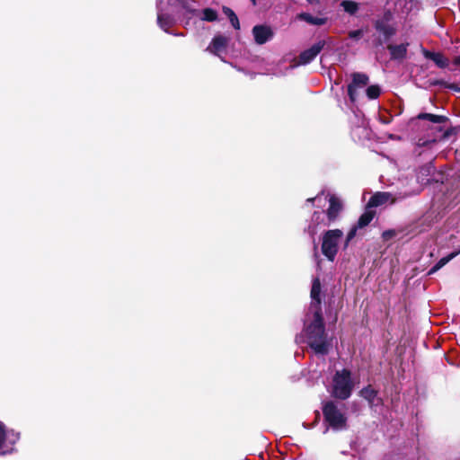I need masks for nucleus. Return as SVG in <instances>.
Instances as JSON below:
<instances>
[{
  "mask_svg": "<svg viewBox=\"0 0 460 460\" xmlns=\"http://www.w3.org/2000/svg\"><path fill=\"white\" fill-rule=\"evenodd\" d=\"M297 343H306L317 354L324 355L331 346L322 316L321 283L319 279L313 280L311 304L304 322L302 333L296 336Z\"/></svg>",
  "mask_w": 460,
  "mask_h": 460,
  "instance_id": "obj_1",
  "label": "nucleus"
},
{
  "mask_svg": "<svg viewBox=\"0 0 460 460\" xmlns=\"http://www.w3.org/2000/svg\"><path fill=\"white\" fill-rule=\"evenodd\" d=\"M327 196L329 202L327 210L314 211L307 226L306 232L311 236H314L319 231L338 220L343 211V201L340 197L334 194Z\"/></svg>",
  "mask_w": 460,
  "mask_h": 460,
  "instance_id": "obj_2",
  "label": "nucleus"
},
{
  "mask_svg": "<svg viewBox=\"0 0 460 460\" xmlns=\"http://www.w3.org/2000/svg\"><path fill=\"white\" fill-rule=\"evenodd\" d=\"M344 246L343 232L340 229L327 230L322 237V252L331 261L335 260L341 246Z\"/></svg>",
  "mask_w": 460,
  "mask_h": 460,
  "instance_id": "obj_3",
  "label": "nucleus"
},
{
  "mask_svg": "<svg viewBox=\"0 0 460 460\" xmlns=\"http://www.w3.org/2000/svg\"><path fill=\"white\" fill-rule=\"evenodd\" d=\"M353 386L354 381L349 370L336 371L332 383V394L334 397L341 400L349 398Z\"/></svg>",
  "mask_w": 460,
  "mask_h": 460,
  "instance_id": "obj_4",
  "label": "nucleus"
},
{
  "mask_svg": "<svg viewBox=\"0 0 460 460\" xmlns=\"http://www.w3.org/2000/svg\"><path fill=\"white\" fill-rule=\"evenodd\" d=\"M323 412L325 421L334 430H343L347 428V417L344 411L334 402H328L323 405Z\"/></svg>",
  "mask_w": 460,
  "mask_h": 460,
  "instance_id": "obj_5",
  "label": "nucleus"
},
{
  "mask_svg": "<svg viewBox=\"0 0 460 460\" xmlns=\"http://www.w3.org/2000/svg\"><path fill=\"white\" fill-rule=\"evenodd\" d=\"M19 439V435L13 430H5L0 422V454H7L13 451V446Z\"/></svg>",
  "mask_w": 460,
  "mask_h": 460,
  "instance_id": "obj_6",
  "label": "nucleus"
},
{
  "mask_svg": "<svg viewBox=\"0 0 460 460\" xmlns=\"http://www.w3.org/2000/svg\"><path fill=\"white\" fill-rule=\"evenodd\" d=\"M325 45L324 40H319L315 44H314L308 49L303 51L299 56L298 64L299 65H306L309 64L314 58L321 52Z\"/></svg>",
  "mask_w": 460,
  "mask_h": 460,
  "instance_id": "obj_7",
  "label": "nucleus"
},
{
  "mask_svg": "<svg viewBox=\"0 0 460 460\" xmlns=\"http://www.w3.org/2000/svg\"><path fill=\"white\" fill-rule=\"evenodd\" d=\"M368 83V76L362 73H354L352 75V83L348 86V93L352 102L356 100L358 87H363Z\"/></svg>",
  "mask_w": 460,
  "mask_h": 460,
  "instance_id": "obj_8",
  "label": "nucleus"
},
{
  "mask_svg": "<svg viewBox=\"0 0 460 460\" xmlns=\"http://www.w3.org/2000/svg\"><path fill=\"white\" fill-rule=\"evenodd\" d=\"M228 43V39L222 35H217L213 38L211 43L207 48L210 53L220 57L226 51Z\"/></svg>",
  "mask_w": 460,
  "mask_h": 460,
  "instance_id": "obj_9",
  "label": "nucleus"
},
{
  "mask_svg": "<svg viewBox=\"0 0 460 460\" xmlns=\"http://www.w3.org/2000/svg\"><path fill=\"white\" fill-rule=\"evenodd\" d=\"M252 33L256 43L260 45L266 43L273 36L271 29L264 25L254 26L252 29Z\"/></svg>",
  "mask_w": 460,
  "mask_h": 460,
  "instance_id": "obj_10",
  "label": "nucleus"
},
{
  "mask_svg": "<svg viewBox=\"0 0 460 460\" xmlns=\"http://www.w3.org/2000/svg\"><path fill=\"white\" fill-rule=\"evenodd\" d=\"M395 201V199L393 198L392 194L389 192H376L373 195L368 203L367 208H375L386 203L393 204Z\"/></svg>",
  "mask_w": 460,
  "mask_h": 460,
  "instance_id": "obj_11",
  "label": "nucleus"
},
{
  "mask_svg": "<svg viewBox=\"0 0 460 460\" xmlns=\"http://www.w3.org/2000/svg\"><path fill=\"white\" fill-rule=\"evenodd\" d=\"M388 9L398 14H406L411 8V0H389L387 3Z\"/></svg>",
  "mask_w": 460,
  "mask_h": 460,
  "instance_id": "obj_12",
  "label": "nucleus"
},
{
  "mask_svg": "<svg viewBox=\"0 0 460 460\" xmlns=\"http://www.w3.org/2000/svg\"><path fill=\"white\" fill-rule=\"evenodd\" d=\"M423 56L432 60L438 67L444 68L448 66V60L440 53L431 52L427 49H422Z\"/></svg>",
  "mask_w": 460,
  "mask_h": 460,
  "instance_id": "obj_13",
  "label": "nucleus"
},
{
  "mask_svg": "<svg viewBox=\"0 0 460 460\" xmlns=\"http://www.w3.org/2000/svg\"><path fill=\"white\" fill-rule=\"evenodd\" d=\"M408 44L401 45H389L388 49L393 58L401 59L403 58L407 53Z\"/></svg>",
  "mask_w": 460,
  "mask_h": 460,
  "instance_id": "obj_14",
  "label": "nucleus"
},
{
  "mask_svg": "<svg viewBox=\"0 0 460 460\" xmlns=\"http://www.w3.org/2000/svg\"><path fill=\"white\" fill-rule=\"evenodd\" d=\"M157 22L161 29L168 31V28L173 24V19L171 16L164 14L160 9L157 13Z\"/></svg>",
  "mask_w": 460,
  "mask_h": 460,
  "instance_id": "obj_15",
  "label": "nucleus"
},
{
  "mask_svg": "<svg viewBox=\"0 0 460 460\" xmlns=\"http://www.w3.org/2000/svg\"><path fill=\"white\" fill-rule=\"evenodd\" d=\"M297 18L306 22L307 23L313 24V25H323L326 22L325 18L314 17L307 13H302L298 14Z\"/></svg>",
  "mask_w": 460,
  "mask_h": 460,
  "instance_id": "obj_16",
  "label": "nucleus"
},
{
  "mask_svg": "<svg viewBox=\"0 0 460 460\" xmlns=\"http://www.w3.org/2000/svg\"><path fill=\"white\" fill-rule=\"evenodd\" d=\"M199 18L205 22H215L218 19V13L212 8H205L199 13Z\"/></svg>",
  "mask_w": 460,
  "mask_h": 460,
  "instance_id": "obj_17",
  "label": "nucleus"
},
{
  "mask_svg": "<svg viewBox=\"0 0 460 460\" xmlns=\"http://www.w3.org/2000/svg\"><path fill=\"white\" fill-rule=\"evenodd\" d=\"M458 252H452L449 255L441 258L429 270V275H431L444 267L447 263H448L453 258H455Z\"/></svg>",
  "mask_w": 460,
  "mask_h": 460,
  "instance_id": "obj_18",
  "label": "nucleus"
},
{
  "mask_svg": "<svg viewBox=\"0 0 460 460\" xmlns=\"http://www.w3.org/2000/svg\"><path fill=\"white\" fill-rule=\"evenodd\" d=\"M373 218H374V212L371 210H367L358 218L357 226L359 228H363V227L367 226L372 221Z\"/></svg>",
  "mask_w": 460,
  "mask_h": 460,
  "instance_id": "obj_19",
  "label": "nucleus"
},
{
  "mask_svg": "<svg viewBox=\"0 0 460 460\" xmlns=\"http://www.w3.org/2000/svg\"><path fill=\"white\" fill-rule=\"evenodd\" d=\"M360 394L363 398L367 400L371 405L375 404V399L376 397V392L370 386L365 387L360 391Z\"/></svg>",
  "mask_w": 460,
  "mask_h": 460,
  "instance_id": "obj_20",
  "label": "nucleus"
},
{
  "mask_svg": "<svg viewBox=\"0 0 460 460\" xmlns=\"http://www.w3.org/2000/svg\"><path fill=\"white\" fill-rule=\"evenodd\" d=\"M326 198L323 197V192L316 195L314 198H310L306 199L305 205H312L313 207H322L325 204Z\"/></svg>",
  "mask_w": 460,
  "mask_h": 460,
  "instance_id": "obj_21",
  "label": "nucleus"
},
{
  "mask_svg": "<svg viewBox=\"0 0 460 460\" xmlns=\"http://www.w3.org/2000/svg\"><path fill=\"white\" fill-rule=\"evenodd\" d=\"M418 118L420 119H428L430 122L437 124L442 123L446 120V117L431 113H421L418 116Z\"/></svg>",
  "mask_w": 460,
  "mask_h": 460,
  "instance_id": "obj_22",
  "label": "nucleus"
},
{
  "mask_svg": "<svg viewBox=\"0 0 460 460\" xmlns=\"http://www.w3.org/2000/svg\"><path fill=\"white\" fill-rule=\"evenodd\" d=\"M341 5L343 7L345 12H347L350 14L355 13L358 8L357 3L353 2V1H348V0L342 1Z\"/></svg>",
  "mask_w": 460,
  "mask_h": 460,
  "instance_id": "obj_23",
  "label": "nucleus"
},
{
  "mask_svg": "<svg viewBox=\"0 0 460 460\" xmlns=\"http://www.w3.org/2000/svg\"><path fill=\"white\" fill-rule=\"evenodd\" d=\"M358 228L359 227L356 225L350 228L346 236L343 235L344 248H346L349 242L356 236Z\"/></svg>",
  "mask_w": 460,
  "mask_h": 460,
  "instance_id": "obj_24",
  "label": "nucleus"
},
{
  "mask_svg": "<svg viewBox=\"0 0 460 460\" xmlns=\"http://www.w3.org/2000/svg\"><path fill=\"white\" fill-rule=\"evenodd\" d=\"M380 94V88L377 85H370L367 89V95L369 99H376Z\"/></svg>",
  "mask_w": 460,
  "mask_h": 460,
  "instance_id": "obj_25",
  "label": "nucleus"
},
{
  "mask_svg": "<svg viewBox=\"0 0 460 460\" xmlns=\"http://www.w3.org/2000/svg\"><path fill=\"white\" fill-rule=\"evenodd\" d=\"M183 9H185L189 13H194L195 9L193 7V3L190 0H178Z\"/></svg>",
  "mask_w": 460,
  "mask_h": 460,
  "instance_id": "obj_26",
  "label": "nucleus"
},
{
  "mask_svg": "<svg viewBox=\"0 0 460 460\" xmlns=\"http://www.w3.org/2000/svg\"><path fill=\"white\" fill-rule=\"evenodd\" d=\"M229 20L234 29L240 28L239 20L236 15L231 16Z\"/></svg>",
  "mask_w": 460,
  "mask_h": 460,
  "instance_id": "obj_27",
  "label": "nucleus"
},
{
  "mask_svg": "<svg viewBox=\"0 0 460 460\" xmlns=\"http://www.w3.org/2000/svg\"><path fill=\"white\" fill-rule=\"evenodd\" d=\"M362 35V31L361 30H356V31H352L349 33V38L351 39H358L360 38Z\"/></svg>",
  "mask_w": 460,
  "mask_h": 460,
  "instance_id": "obj_28",
  "label": "nucleus"
},
{
  "mask_svg": "<svg viewBox=\"0 0 460 460\" xmlns=\"http://www.w3.org/2000/svg\"><path fill=\"white\" fill-rule=\"evenodd\" d=\"M395 235V232L394 230H387L383 233V238L385 240H389Z\"/></svg>",
  "mask_w": 460,
  "mask_h": 460,
  "instance_id": "obj_29",
  "label": "nucleus"
},
{
  "mask_svg": "<svg viewBox=\"0 0 460 460\" xmlns=\"http://www.w3.org/2000/svg\"><path fill=\"white\" fill-rule=\"evenodd\" d=\"M223 12L228 17L230 18L231 16H234L235 15V13H234V11L228 7H223Z\"/></svg>",
  "mask_w": 460,
  "mask_h": 460,
  "instance_id": "obj_30",
  "label": "nucleus"
},
{
  "mask_svg": "<svg viewBox=\"0 0 460 460\" xmlns=\"http://www.w3.org/2000/svg\"><path fill=\"white\" fill-rule=\"evenodd\" d=\"M453 63L456 66H460V55L454 58Z\"/></svg>",
  "mask_w": 460,
  "mask_h": 460,
  "instance_id": "obj_31",
  "label": "nucleus"
},
{
  "mask_svg": "<svg viewBox=\"0 0 460 460\" xmlns=\"http://www.w3.org/2000/svg\"><path fill=\"white\" fill-rule=\"evenodd\" d=\"M384 33H385V35H390V34H392V33H393V31H388L387 30H385V31H384Z\"/></svg>",
  "mask_w": 460,
  "mask_h": 460,
  "instance_id": "obj_32",
  "label": "nucleus"
},
{
  "mask_svg": "<svg viewBox=\"0 0 460 460\" xmlns=\"http://www.w3.org/2000/svg\"><path fill=\"white\" fill-rule=\"evenodd\" d=\"M309 4L314 3L316 0H306Z\"/></svg>",
  "mask_w": 460,
  "mask_h": 460,
  "instance_id": "obj_33",
  "label": "nucleus"
},
{
  "mask_svg": "<svg viewBox=\"0 0 460 460\" xmlns=\"http://www.w3.org/2000/svg\"><path fill=\"white\" fill-rule=\"evenodd\" d=\"M377 30L381 31V26L379 24L376 25Z\"/></svg>",
  "mask_w": 460,
  "mask_h": 460,
  "instance_id": "obj_34",
  "label": "nucleus"
},
{
  "mask_svg": "<svg viewBox=\"0 0 460 460\" xmlns=\"http://www.w3.org/2000/svg\"><path fill=\"white\" fill-rule=\"evenodd\" d=\"M170 4H174V3L172 2V0H170Z\"/></svg>",
  "mask_w": 460,
  "mask_h": 460,
  "instance_id": "obj_35",
  "label": "nucleus"
}]
</instances>
